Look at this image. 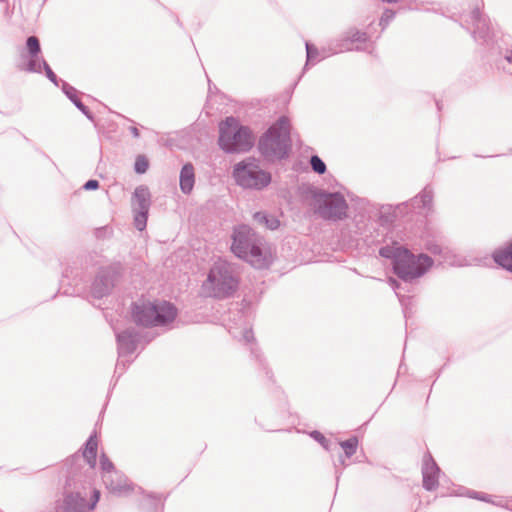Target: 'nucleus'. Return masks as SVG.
<instances>
[{"label": "nucleus", "instance_id": "1", "mask_svg": "<svg viewBox=\"0 0 512 512\" xmlns=\"http://www.w3.org/2000/svg\"><path fill=\"white\" fill-rule=\"evenodd\" d=\"M379 254L393 260L394 272L405 281L421 277L433 264L429 256H415L401 246H384L379 250Z\"/></svg>", "mask_w": 512, "mask_h": 512}, {"label": "nucleus", "instance_id": "2", "mask_svg": "<svg viewBox=\"0 0 512 512\" xmlns=\"http://www.w3.org/2000/svg\"><path fill=\"white\" fill-rule=\"evenodd\" d=\"M239 281L236 267L226 260L218 259L210 268L202 289L206 296L225 299L237 291Z\"/></svg>", "mask_w": 512, "mask_h": 512}, {"label": "nucleus", "instance_id": "3", "mask_svg": "<svg viewBox=\"0 0 512 512\" xmlns=\"http://www.w3.org/2000/svg\"><path fill=\"white\" fill-rule=\"evenodd\" d=\"M232 252L257 269L269 265V257L263 250V239L247 225L236 227L232 235Z\"/></svg>", "mask_w": 512, "mask_h": 512}, {"label": "nucleus", "instance_id": "4", "mask_svg": "<svg viewBox=\"0 0 512 512\" xmlns=\"http://www.w3.org/2000/svg\"><path fill=\"white\" fill-rule=\"evenodd\" d=\"M290 147V122L285 116L280 117L270 126L258 142L260 154L269 162L287 157Z\"/></svg>", "mask_w": 512, "mask_h": 512}, {"label": "nucleus", "instance_id": "5", "mask_svg": "<svg viewBox=\"0 0 512 512\" xmlns=\"http://www.w3.org/2000/svg\"><path fill=\"white\" fill-rule=\"evenodd\" d=\"M177 310L166 301L135 303L132 310L134 321L145 327L165 326L174 321Z\"/></svg>", "mask_w": 512, "mask_h": 512}, {"label": "nucleus", "instance_id": "6", "mask_svg": "<svg viewBox=\"0 0 512 512\" xmlns=\"http://www.w3.org/2000/svg\"><path fill=\"white\" fill-rule=\"evenodd\" d=\"M219 134V146L228 153L248 151L254 143L251 130L234 117L220 123Z\"/></svg>", "mask_w": 512, "mask_h": 512}, {"label": "nucleus", "instance_id": "7", "mask_svg": "<svg viewBox=\"0 0 512 512\" xmlns=\"http://www.w3.org/2000/svg\"><path fill=\"white\" fill-rule=\"evenodd\" d=\"M233 176L238 185L250 189H263L271 182L270 173L262 170L254 159H246L234 166Z\"/></svg>", "mask_w": 512, "mask_h": 512}, {"label": "nucleus", "instance_id": "8", "mask_svg": "<svg viewBox=\"0 0 512 512\" xmlns=\"http://www.w3.org/2000/svg\"><path fill=\"white\" fill-rule=\"evenodd\" d=\"M348 205L340 193H324L317 198V213L326 220H342L347 216Z\"/></svg>", "mask_w": 512, "mask_h": 512}, {"label": "nucleus", "instance_id": "9", "mask_svg": "<svg viewBox=\"0 0 512 512\" xmlns=\"http://www.w3.org/2000/svg\"><path fill=\"white\" fill-rule=\"evenodd\" d=\"M151 205V195L146 186L135 188L131 199L132 211L134 213V224L139 231L146 228L148 212Z\"/></svg>", "mask_w": 512, "mask_h": 512}, {"label": "nucleus", "instance_id": "10", "mask_svg": "<svg viewBox=\"0 0 512 512\" xmlns=\"http://www.w3.org/2000/svg\"><path fill=\"white\" fill-rule=\"evenodd\" d=\"M99 498L100 492L97 489L93 490L89 503L79 492L67 493L62 504L57 507V512H89L95 508Z\"/></svg>", "mask_w": 512, "mask_h": 512}, {"label": "nucleus", "instance_id": "11", "mask_svg": "<svg viewBox=\"0 0 512 512\" xmlns=\"http://www.w3.org/2000/svg\"><path fill=\"white\" fill-rule=\"evenodd\" d=\"M117 275L118 271L114 267H108L101 270L91 287L93 297L102 298L103 296L108 295L114 286Z\"/></svg>", "mask_w": 512, "mask_h": 512}, {"label": "nucleus", "instance_id": "12", "mask_svg": "<svg viewBox=\"0 0 512 512\" xmlns=\"http://www.w3.org/2000/svg\"><path fill=\"white\" fill-rule=\"evenodd\" d=\"M440 469L432 456H424L422 465L423 487L428 491H433L438 487Z\"/></svg>", "mask_w": 512, "mask_h": 512}, {"label": "nucleus", "instance_id": "13", "mask_svg": "<svg viewBox=\"0 0 512 512\" xmlns=\"http://www.w3.org/2000/svg\"><path fill=\"white\" fill-rule=\"evenodd\" d=\"M100 466L102 470V480L105 487L107 489L119 490L121 486L115 485L114 478L118 479L122 484L124 481L123 474L115 469L113 463L104 453L100 456Z\"/></svg>", "mask_w": 512, "mask_h": 512}, {"label": "nucleus", "instance_id": "14", "mask_svg": "<svg viewBox=\"0 0 512 512\" xmlns=\"http://www.w3.org/2000/svg\"><path fill=\"white\" fill-rule=\"evenodd\" d=\"M27 50L30 56V59L26 66L20 67V70H24L27 72H41V59L39 54L41 52L40 43L37 37L30 36L26 41Z\"/></svg>", "mask_w": 512, "mask_h": 512}, {"label": "nucleus", "instance_id": "15", "mask_svg": "<svg viewBox=\"0 0 512 512\" xmlns=\"http://www.w3.org/2000/svg\"><path fill=\"white\" fill-rule=\"evenodd\" d=\"M428 249L433 254H439L441 257V263L449 265V266H457L462 267L469 264L468 260L461 256L456 254L453 250L449 249L448 247H442L438 244H432L428 247Z\"/></svg>", "mask_w": 512, "mask_h": 512}, {"label": "nucleus", "instance_id": "16", "mask_svg": "<svg viewBox=\"0 0 512 512\" xmlns=\"http://www.w3.org/2000/svg\"><path fill=\"white\" fill-rule=\"evenodd\" d=\"M117 342L119 357L132 354L137 347L136 335L130 330L118 333Z\"/></svg>", "mask_w": 512, "mask_h": 512}, {"label": "nucleus", "instance_id": "17", "mask_svg": "<svg viewBox=\"0 0 512 512\" xmlns=\"http://www.w3.org/2000/svg\"><path fill=\"white\" fill-rule=\"evenodd\" d=\"M180 189L184 194H190L195 184V171L191 163H186L181 171L179 177Z\"/></svg>", "mask_w": 512, "mask_h": 512}, {"label": "nucleus", "instance_id": "18", "mask_svg": "<svg viewBox=\"0 0 512 512\" xmlns=\"http://www.w3.org/2000/svg\"><path fill=\"white\" fill-rule=\"evenodd\" d=\"M62 90L65 95L73 102V104L89 119H92V115L89 109L81 102V100L77 96V90L68 84L67 82H62Z\"/></svg>", "mask_w": 512, "mask_h": 512}, {"label": "nucleus", "instance_id": "19", "mask_svg": "<svg viewBox=\"0 0 512 512\" xmlns=\"http://www.w3.org/2000/svg\"><path fill=\"white\" fill-rule=\"evenodd\" d=\"M97 448H98V441L96 434H92L86 444L85 449L83 451V457L89 464L91 468H94L96 466V456H97Z\"/></svg>", "mask_w": 512, "mask_h": 512}, {"label": "nucleus", "instance_id": "20", "mask_svg": "<svg viewBox=\"0 0 512 512\" xmlns=\"http://www.w3.org/2000/svg\"><path fill=\"white\" fill-rule=\"evenodd\" d=\"M432 201L433 191L431 190L430 187H425L419 195L415 196L411 200V205L413 207L430 210L432 207Z\"/></svg>", "mask_w": 512, "mask_h": 512}, {"label": "nucleus", "instance_id": "21", "mask_svg": "<svg viewBox=\"0 0 512 512\" xmlns=\"http://www.w3.org/2000/svg\"><path fill=\"white\" fill-rule=\"evenodd\" d=\"M253 219L260 225L270 229L275 230L279 227L280 221L277 217L273 215H269L265 212H256L253 215Z\"/></svg>", "mask_w": 512, "mask_h": 512}, {"label": "nucleus", "instance_id": "22", "mask_svg": "<svg viewBox=\"0 0 512 512\" xmlns=\"http://www.w3.org/2000/svg\"><path fill=\"white\" fill-rule=\"evenodd\" d=\"M494 260L503 268L512 271V242L504 250L496 252Z\"/></svg>", "mask_w": 512, "mask_h": 512}, {"label": "nucleus", "instance_id": "23", "mask_svg": "<svg viewBox=\"0 0 512 512\" xmlns=\"http://www.w3.org/2000/svg\"><path fill=\"white\" fill-rule=\"evenodd\" d=\"M306 53H307L306 66L309 64L317 63L321 59L328 56V54L325 53L324 51L322 53H320L314 45H312L308 42L306 43Z\"/></svg>", "mask_w": 512, "mask_h": 512}, {"label": "nucleus", "instance_id": "24", "mask_svg": "<svg viewBox=\"0 0 512 512\" xmlns=\"http://www.w3.org/2000/svg\"><path fill=\"white\" fill-rule=\"evenodd\" d=\"M340 446L344 450L345 456L350 458L356 453L358 440L356 437H351L345 441L340 442Z\"/></svg>", "mask_w": 512, "mask_h": 512}, {"label": "nucleus", "instance_id": "25", "mask_svg": "<svg viewBox=\"0 0 512 512\" xmlns=\"http://www.w3.org/2000/svg\"><path fill=\"white\" fill-rule=\"evenodd\" d=\"M310 164L314 172L318 174H324L326 171V164L322 161L320 157L314 155L310 159Z\"/></svg>", "mask_w": 512, "mask_h": 512}, {"label": "nucleus", "instance_id": "26", "mask_svg": "<svg viewBox=\"0 0 512 512\" xmlns=\"http://www.w3.org/2000/svg\"><path fill=\"white\" fill-rule=\"evenodd\" d=\"M148 167H149V162H148L147 158L143 155H139L136 158V161L134 164L135 172L138 174H144L148 170Z\"/></svg>", "mask_w": 512, "mask_h": 512}, {"label": "nucleus", "instance_id": "27", "mask_svg": "<svg viewBox=\"0 0 512 512\" xmlns=\"http://www.w3.org/2000/svg\"><path fill=\"white\" fill-rule=\"evenodd\" d=\"M123 483H122V487H120L119 490H113V489H108L111 493H114V494H117V495H122V494H125L127 493L129 490H130V484L128 482V479L123 475ZM114 483L116 486H121V482L118 480V479H115L114 478Z\"/></svg>", "mask_w": 512, "mask_h": 512}, {"label": "nucleus", "instance_id": "28", "mask_svg": "<svg viewBox=\"0 0 512 512\" xmlns=\"http://www.w3.org/2000/svg\"><path fill=\"white\" fill-rule=\"evenodd\" d=\"M41 69L45 70L47 78L58 86V78L44 59H41Z\"/></svg>", "mask_w": 512, "mask_h": 512}, {"label": "nucleus", "instance_id": "29", "mask_svg": "<svg viewBox=\"0 0 512 512\" xmlns=\"http://www.w3.org/2000/svg\"><path fill=\"white\" fill-rule=\"evenodd\" d=\"M394 16H395V12L390 10V9H386L383 12V14L381 16V19H380V22H379V25L382 27V29L386 28V26L394 18Z\"/></svg>", "mask_w": 512, "mask_h": 512}, {"label": "nucleus", "instance_id": "30", "mask_svg": "<svg viewBox=\"0 0 512 512\" xmlns=\"http://www.w3.org/2000/svg\"><path fill=\"white\" fill-rule=\"evenodd\" d=\"M453 494L456 495V496H468L470 498L480 499L478 492L470 491V490H468L466 488H463V487L458 488L457 490H455L453 492Z\"/></svg>", "mask_w": 512, "mask_h": 512}, {"label": "nucleus", "instance_id": "31", "mask_svg": "<svg viewBox=\"0 0 512 512\" xmlns=\"http://www.w3.org/2000/svg\"><path fill=\"white\" fill-rule=\"evenodd\" d=\"M351 44L355 42H365L367 40V35L365 32L355 31L352 33L351 37L349 38Z\"/></svg>", "mask_w": 512, "mask_h": 512}, {"label": "nucleus", "instance_id": "32", "mask_svg": "<svg viewBox=\"0 0 512 512\" xmlns=\"http://www.w3.org/2000/svg\"><path fill=\"white\" fill-rule=\"evenodd\" d=\"M311 436L327 449V439L319 431H313Z\"/></svg>", "mask_w": 512, "mask_h": 512}, {"label": "nucleus", "instance_id": "33", "mask_svg": "<svg viewBox=\"0 0 512 512\" xmlns=\"http://www.w3.org/2000/svg\"><path fill=\"white\" fill-rule=\"evenodd\" d=\"M242 339L245 343H251L254 340V335L251 329H245L242 333Z\"/></svg>", "mask_w": 512, "mask_h": 512}, {"label": "nucleus", "instance_id": "34", "mask_svg": "<svg viewBox=\"0 0 512 512\" xmlns=\"http://www.w3.org/2000/svg\"><path fill=\"white\" fill-rule=\"evenodd\" d=\"M99 186V182L97 180H89L84 184L85 190H94Z\"/></svg>", "mask_w": 512, "mask_h": 512}, {"label": "nucleus", "instance_id": "35", "mask_svg": "<svg viewBox=\"0 0 512 512\" xmlns=\"http://www.w3.org/2000/svg\"><path fill=\"white\" fill-rule=\"evenodd\" d=\"M130 132L135 138L140 136L139 130L136 127H130Z\"/></svg>", "mask_w": 512, "mask_h": 512}, {"label": "nucleus", "instance_id": "36", "mask_svg": "<svg viewBox=\"0 0 512 512\" xmlns=\"http://www.w3.org/2000/svg\"><path fill=\"white\" fill-rule=\"evenodd\" d=\"M472 18H473V21L476 25V27H478V21H479V17H478V11H474L473 14H472Z\"/></svg>", "mask_w": 512, "mask_h": 512}, {"label": "nucleus", "instance_id": "37", "mask_svg": "<svg viewBox=\"0 0 512 512\" xmlns=\"http://www.w3.org/2000/svg\"><path fill=\"white\" fill-rule=\"evenodd\" d=\"M389 283L393 287V289H397L398 288L397 281L395 279L390 278L389 279Z\"/></svg>", "mask_w": 512, "mask_h": 512}, {"label": "nucleus", "instance_id": "38", "mask_svg": "<svg viewBox=\"0 0 512 512\" xmlns=\"http://www.w3.org/2000/svg\"><path fill=\"white\" fill-rule=\"evenodd\" d=\"M506 59L508 62L512 63V51L507 54Z\"/></svg>", "mask_w": 512, "mask_h": 512}, {"label": "nucleus", "instance_id": "39", "mask_svg": "<svg viewBox=\"0 0 512 512\" xmlns=\"http://www.w3.org/2000/svg\"><path fill=\"white\" fill-rule=\"evenodd\" d=\"M340 462L342 465H345L344 459L342 457H340Z\"/></svg>", "mask_w": 512, "mask_h": 512}, {"label": "nucleus", "instance_id": "40", "mask_svg": "<svg viewBox=\"0 0 512 512\" xmlns=\"http://www.w3.org/2000/svg\"><path fill=\"white\" fill-rule=\"evenodd\" d=\"M346 49H347V50H352V49H353V47H352V46H348V45H347V46H346Z\"/></svg>", "mask_w": 512, "mask_h": 512}, {"label": "nucleus", "instance_id": "41", "mask_svg": "<svg viewBox=\"0 0 512 512\" xmlns=\"http://www.w3.org/2000/svg\"><path fill=\"white\" fill-rule=\"evenodd\" d=\"M437 107H438V110H441V107L438 102H437Z\"/></svg>", "mask_w": 512, "mask_h": 512}]
</instances>
